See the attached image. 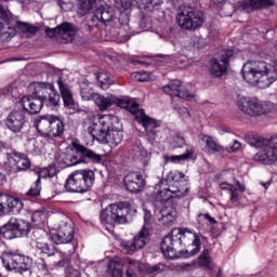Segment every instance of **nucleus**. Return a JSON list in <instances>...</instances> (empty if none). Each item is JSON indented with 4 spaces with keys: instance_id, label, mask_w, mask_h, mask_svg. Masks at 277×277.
I'll return each mask as SVG.
<instances>
[{
    "instance_id": "nucleus-38",
    "label": "nucleus",
    "mask_w": 277,
    "mask_h": 277,
    "mask_svg": "<svg viewBox=\"0 0 277 277\" xmlns=\"http://www.w3.org/2000/svg\"><path fill=\"white\" fill-rule=\"evenodd\" d=\"M97 0H78V10L79 14L82 16L88 14L90 10H94V5H96Z\"/></svg>"
},
{
    "instance_id": "nucleus-50",
    "label": "nucleus",
    "mask_w": 277,
    "mask_h": 277,
    "mask_svg": "<svg viewBox=\"0 0 277 277\" xmlns=\"http://www.w3.org/2000/svg\"><path fill=\"white\" fill-rule=\"evenodd\" d=\"M273 144H275L274 150H271L268 153H271V161H273V163H276V161H277V134L273 135Z\"/></svg>"
},
{
    "instance_id": "nucleus-42",
    "label": "nucleus",
    "mask_w": 277,
    "mask_h": 277,
    "mask_svg": "<svg viewBox=\"0 0 277 277\" xmlns=\"http://www.w3.org/2000/svg\"><path fill=\"white\" fill-rule=\"evenodd\" d=\"M192 157V153H185L177 156H164V163H181L183 161H187Z\"/></svg>"
},
{
    "instance_id": "nucleus-55",
    "label": "nucleus",
    "mask_w": 277,
    "mask_h": 277,
    "mask_svg": "<svg viewBox=\"0 0 277 277\" xmlns=\"http://www.w3.org/2000/svg\"><path fill=\"white\" fill-rule=\"evenodd\" d=\"M114 105H117V107H121V109H127V107H129V101L115 97Z\"/></svg>"
},
{
    "instance_id": "nucleus-51",
    "label": "nucleus",
    "mask_w": 277,
    "mask_h": 277,
    "mask_svg": "<svg viewBox=\"0 0 277 277\" xmlns=\"http://www.w3.org/2000/svg\"><path fill=\"white\" fill-rule=\"evenodd\" d=\"M45 34L48 38H60V26L55 28H47Z\"/></svg>"
},
{
    "instance_id": "nucleus-25",
    "label": "nucleus",
    "mask_w": 277,
    "mask_h": 277,
    "mask_svg": "<svg viewBox=\"0 0 277 277\" xmlns=\"http://www.w3.org/2000/svg\"><path fill=\"white\" fill-rule=\"evenodd\" d=\"M52 90H55V84L51 82H34L30 85L31 94L43 102L51 94Z\"/></svg>"
},
{
    "instance_id": "nucleus-31",
    "label": "nucleus",
    "mask_w": 277,
    "mask_h": 277,
    "mask_svg": "<svg viewBox=\"0 0 277 277\" xmlns=\"http://www.w3.org/2000/svg\"><path fill=\"white\" fill-rule=\"evenodd\" d=\"M2 196L4 198V205L11 213H21L23 211V201L18 198H15L11 195H8L5 193H2Z\"/></svg>"
},
{
    "instance_id": "nucleus-9",
    "label": "nucleus",
    "mask_w": 277,
    "mask_h": 277,
    "mask_svg": "<svg viewBox=\"0 0 277 277\" xmlns=\"http://www.w3.org/2000/svg\"><path fill=\"white\" fill-rule=\"evenodd\" d=\"M176 21L181 29L196 31L205 25V13L198 9L184 8L177 13Z\"/></svg>"
},
{
    "instance_id": "nucleus-57",
    "label": "nucleus",
    "mask_w": 277,
    "mask_h": 277,
    "mask_svg": "<svg viewBox=\"0 0 277 277\" xmlns=\"http://www.w3.org/2000/svg\"><path fill=\"white\" fill-rule=\"evenodd\" d=\"M192 42L195 49H202V38L195 36L192 38Z\"/></svg>"
},
{
    "instance_id": "nucleus-30",
    "label": "nucleus",
    "mask_w": 277,
    "mask_h": 277,
    "mask_svg": "<svg viewBox=\"0 0 277 277\" xmlns=\"http://www.w3.org/2000/svg\"><path fill=\"white\" fill-rule=\"evenodd\" d=\"M176 207H177V203H173L171 205V207L164 206L160 210V215H161V217L159 219L160 224H163L166 226L168 224H172V222L176 220Z\"/></svg>"
},
{
    "instance_id": "nucleus-60",
    "label": "nucleus",
    "mask_w": 277,
    "mask_h": 277,
    "mask_svg": "<svg viewBox=\"0 0 277 277\" xmlns=\"http://www.w3.org/2000/svg\"><path fill=\"white\" fill-rule=\"evenodd\" d=\"M229 194L232 202H239V194L237 193V187H234V189L229 192Z\"/></svg>"
},
{
    "instance_id": "nucleus-47",
    "label": "nucleus",
    "mask_w": 277,
    "mask_h": 277,
    "mask_svg": "<svg viewBox=\"0 0 277 277\" xmlns=\"http://www.w3.org/2000/svg\"><path fill=\"white\" fill-rule=\"evenodd\" d=\"M173 109L180 114V116H189V109L183 105L175 104L174 101L172 102Z\"/></svg>"
},
{
    "instance_id": "nucleus-61",
    "label": "nucleus",
    "mask_w": 277,
    "mask_h": 277,
    "mask_svg": "<svg viewBox=\"0 0 277 277\" xmlns=\"http://www.w3.org/2000/svg\"><path fill=\"white\" fill-rule=\"evenodd\" d=\"M65 277H81V273L75 268H68Z\"/></svg>"
},
{
    "instance_id": "nucleus-24",
    "label": "nucleus",
    "mask_w": 277,
    "mask_h": 277,
    "mask_svg": "<svg viewBox=\"0 0 277 277\" xmlns=\"http://www.w3.org/2000/svg\"><path fill=\"white\" fill-rule=\"evenodd\" d=\"M200 140L202 144H205L203 153L207 155H215V153H219V155H224L226 153V148L220 145L217 138L207 134H200Z\"/></svg>"
},
{
    "instance_id": "nucleus-36",
    "label": "nucleus",
    "mask_w": 277,
    "mask_h": 277,
    "mask_svg": "<svg viewBox=\"0 0 277 277\" xmlns=\"http://www.w3.org/2000/svg\"><path fill=\"white\" fill-rule=\"evenodd\" d=\"M15 29H18V31L25 34L27 38H29L30 36H36V34H38V27L25 22H17L15 25Z\"/></svg>"
},
{
    "instance_id": "nucleus-56",
    "label": "nucleus",
    "mask_w": 277,
    "mask_h": 277,
    "mask_svg": "<svg viewBox=\"0 0 277 277\" xmlns=\"http://www.w3.org/2000/svg\"><path fill=\"white\" fill-rule=\"evenodd\" d=\"M44 172L48 174L49 179H53L55 174H57V169H55V166L50 164Z\"/></svg>"
},
{
    "instance_id": "nucleus-23",
    "label": "nucleus",
    "mask_w": 277,
    "mask_h": 277,
    "mask_svg": "<svg viewBox=\"0 0 277 277\" xmlns=\"http://www.w3.org/2000/svg\"><path fill=\"white\" fill-rule=\"evenodd\" d=\"M6 159L15 166L14 172H24L25 170H29L31 168V161L27 158V155L19 151H12L6 154Z\"/></svg>"
},
{
    "instance_id": "nucleus-21",
    "label": "nucleus",
    "mask_w": 277,
    "mask_h": 277,
    "mask_svg": "<svg viewBox=\"0 0 277 277\" xmlns=\"http://www.w3.org/2000/svg\"><path fill=\"white\" fill-rule=\"evenodd\" d=\"M164 94H169V96H175L177 98H186L187 101H192L194 95L189 94V90L183 87L180 80H174L169 84L163 87Z\"/></svg>"
},
{
    "instance_id": "nucleus-4",
    "label": "nucleus",
    "mask_w": 277,
    "mask_h": 277,
    "mask_svg": "<svg viewBox=\"0 0 277 277\" xmlns=\"http://www.w3.org/2000/svg\"><path fill=\"white\" fill-rule=\"evenodd\" d=\"M35 128L44 140H62L66 126L64 119L56 115H42L35 119Z\"/></svg>"
},
{
    "instance_id": "nucleus-27",
    "label": "nucleus",
    "mask_w": 277,
    "mask_h": 277,
    "mask_svg": "<svg viewBox=\"0 0 277 277\" xmlns=\"http://www.w3.org/2000/svg\"><path fill=\"white\" fill-rule=\"evenodd\" d=\"M275 0H243L240 2V8L247 12H254V10H265L275 5Z\"/></svg>"
},
{
    "instance_id": "nucleus-29",
    "label": "nucleus",
    "mask_w": 277,
    "mask_h": 277,
    "mask_svg": "<svg viewBox=\"0 0 277 277\" xmlns=\"http://www.w3.org/2000/svg\"><path fill=\"white\" fill-rule=\"evenodd\" d=\"M75 36H77V26L70 23H63L58 26V38H61L65 44L72 42Z\"/></svg>"
},
{
    "instance_id": "nucleus-12",
    "label": "nucleus",
    "mask_w": 277,
    "mask_h": 277,
    "mask_svg": "<svg viewBox=\"0 0 277 277\" xmlns=\"http://www.w3.org/2000/svg\"><path fill=\"white\" fill-rule=\"evenodd\" d=\"M150 241V229L144 225L132 240L122 241L121 246L127 254H135L137 250L145 248Z\"/></svg>"
},
{
    "instance_id": "nucleus-34",
    "label": "nucleus",
    "mask_w": 277,
    "mask_h": 277,
    "mask_svg": "<svg viewBox=\"0 0 277 277\" xmlns=\"http://www.w3.org/2000/svg\"><path fill=\"white\" fill-rule=\"evenodd\" d=\"M93 85L94 84H92L88 80H84L81 83L80 94H81L82 101H94V96L97 95L98 93H94Z\"/></svg>"
},
{
    "instance_id": "nucleus-40",
    "label": "nucleus",
    "mask_w": 277,
    "mask_h": 277,
    "mask_svg": "<svg viewBox=\"0 0 277 277\" xmlns=\"http://www.w3.org/2000/svg\"><path fill=\"white\" fill-rule=\"evenodd\" d=\"M97 18H100L102 25H108L111 21H114V13L109 11V9H98Z\"/></svg>"
},
{
    "instance_id": "nucleus-10",
    "label": "nucleus",
    "mask_w": 277,
    "mask_h": 277,
    "mask_svg": "<svg viewBox=\"0 0 277 277\" xmlns=\"http://www.w3.org/2000/svg\"><path fill=\"white\" fill-rule=\"evenodd\" d=\"M34 226L29 221L12 217L8 223L0 227V234L4 239H21L28 237Z\"/></svg>"
},
{
    "instance_id": "nucleus-19",
    "label": "nucleus",
    "mask_w": 277,
    "mask_h": 277,
    "mask_svg": "<svg viewBox=\"0 0 277 277\" xmlns=\"http://www.w3.org/2000/svg\"><path fill=\"white\" fill-rule=\"evenodd\" d=\"M109 269H111L113 277H137L142 272V267L135 261H130L126 274H122V265L119 262H110Z\"/></svg>"
},
{
    "instance_id": "nucleus-14",
    "label": "nucleus",
    "mask_w": 277,
    "mask_h": 277,
    "mask_svg": "<svg viewBox=\"0 0 277 277\" xmlns=\"http://www.w3.org/2000/svg\"><path fill=\"white\" fill-rule=\"evenodd\" d=\"M4 124L11 133H21L25 124H27V115L23 109H13L4 119Z\"/></svg>"
},
{
    "instance_id": "nucleus-58",
    "label": "nucleus",
    "mask_w": 277,
    "mask_h": 277,
    "mask_svg": "<svg viewBox=\"0 0 277 277\" xmlns=\"http://www.w3.org/2000/svg\"><path fill=\"white\" fill-rule=\"evenodd\" d=\"M5 197H3V193H0V216L5 215Z\"/></svg>"
},
{
    "instance_id": "nucleus-20",
    "label": "nucleus",
    "mask_w": 277,
    "mask_h": 277,
    "mask_svg": "<svg viewBox=\"0 0 277 277\" xmlns=\"http://www.w3.org/2000/svg\"><path fill=\"white\" fill-rule=\"evenodd\" d=\"M113 213L115 214L116 224H129V215L133 211L130 202L122 201L118 203H111Z\"/></svg>"
},
{
    "instance_id": "nucleus-53",
    "label": "nucleus",
    "mask_w": 277,
    "mask_h": 277,
    "mask_svg": "<svg viewBox=\"0 0 277 277\" xmlns=\"http://www.w3.org/2000/svg\"><path fill=\"white\" fill-rule=\"evenodd\" d=\"M134 76V79L140 82L149 81L150 77L148 76V72H134L132 74Z\"/></svg>"
},
{
    "instance_id": "nucleus-6",
    "label": "nucleus",
    "mask_w": 277,
    "mask_h": 277,
    "mask_svg": "<svg viewBox=\"0 0 277 277\" xmlns=\"http://www.w3.org/2000/svg\"><path fill=\"white\" fill-rule=\"evenodd\" d=\"M3 267L6 272H14L23 277H31L34 260L17 251H4L1 255Z\"/></svg>"
},
{
    "instance_id": "nucleus-2",
    "label": "nucleus",
    "mask_w": 277,
    "mask_h": 277,
    "mask_svg": "<svg viewBox=\"0 0 277 277\" xmlns=\"http://www.w3.org/2000/svg\"><path fill=\"white\" fill-rule=\"evenodd\" d=\"M98 123H93L88 128L93 140H96L100 144H110V146H118L122 143L124 132L118 117L103 115L100 117Z\"/></svg>"
},
{
    "instance_id": "nucleus-54",
    "label": "nucleus",
    "mask_w": 277,
    "mask_h": 277,
    "mask_svg": "<svg viewBox=\"0 0 277 277\" xmlns=\"http://www.w3.org/2000/svg\"><path fill=\"white\" fill-rule=\"evenodd\" d=\"M241 148V143L235 140L232 145L225 148V153H235Z\"/></svg>"
},
{
    "instance_id": "nucleus-3",
    "label": "nucleus",
    "mask_w": 277,
    "mask_h": 277,
    "mask_svg": "<svg viewBox=\"0 0 277 277\" xmlns=\"http://www.w3.org/2000/svg\"><path fill=\"white\" fill-rule=\"evenodd\" d=\"M164 182L169 187L158 192L156 202L166 207L176 205L179 198H185L189 194V182L185 180V173L183 172L170 171Z\"/></svg>"
},
{
    "instance_id": "nucleus-37",
    "label": "nucleus",
    "mask_w": 277,
    "mask_h": 277,
    "mask_svg": "<svg viewBox=\"0 0 277 277\" xmlns=\"http://www.w3.org/2000/svg\"><path fill=\"white\" fill-rule=\"evenodd\" d=\"M96 79L102 90H109V87L114 85V77L105 71L98 72Z\"/></svg>"
},
{
    "instance_id": "nucleus-16",
    "label": "nucleus",
    "mask_w": 277,
    "mask_h": 277,
    "mask_svg": "<svg viewBox=\"0 0 277 277\" xmlns=\"http://www.w3.org/2000/svg\"><path fill=\"white\" fill-rule=\"evenodd\" d=\"M44 232L40 229H35L32 232V241H35V250L38 254H43L44 256H55L57 248L55 245L44 242Z\"/></svg>"
},
{
    "instance_id": "nucleus-32",
    "label": "nucleus",
    "mask_w": 277,
    "mask_h": 277,
    "mask_svg": "<svg viewBox=\"0 0 277 277\" xmlns=\"http://www.w3.org/2000/svg\"><path fill=\"white\" fill-rule=\"evenodd\" d=\"M93 102L98 107L100 111H107V109H109V107L116 103V96H105L97 93V95L93 96Z\"/></svg>"
},
{
    "instance_id": "nucleus-45",
    "label": "nucleus",
    "mask_w": 277,
    "mask_h": 277,
    "mask_svg": "<svg viewBox=\"0 0 277 277\" xmlns=\"http://www.w3.org/2000/svg\"><path fill=\"white\" fill-rule=\"evenodd\" d=\"M166 271V264H155L154 266H149L147 268L148 274H161V272Z\"/></svg>"
},
{
    "instance_id": "nucleus-62",
    "label": "nucleus",
    "mask_w": 277,
    "mask_h": 277,
    "mask_svg": "<svg viewBox=\"0 0 277 277\" xmlns=\"http://www.w3.org/2000/svg\"><path fill=\"white\" fill-rule=\"evenodd\" d=\"M38 267L41 272H44V274L49 273V266L47 265V262L44 260H41V262H39Z\"/></svg>"
},
{
    "instance_id": "nucleus-13",
    "label": "nucleus",
    "mask_w": 277,
    "mask_h": 277,
    "mask_svg": "<svg viewBox=\"0 0 277 277\" xmlns=\"http://www.w3.org/2000/svg\"><path fill=\"white\" fill-rule=\"evenodd\" d=\"M238 107L247 116H265L269 114V107L265 104H261L258 100H250V97H239Z\"/></svg>"
},
{
    "instance_id": "nucleus-41",
    "label": "nucleus",
    "mask_w": 277,
    "mask_h": 277,
    "mask_svg": "<svg viewBox=\"0 0 277 277\" xmlns=\"http://www.w3.org/2000/svg\"><path fill=\"white\" fill-rule=\"evenodd\" d=\"M197 263L200 267H211V255L209 249H203L197 258Z\"/></svg>"
},
{
    "instance_id": "nucleus-43",
    "label": "nucleus",
    "mask_w": 277,
    "mask_h": 277,
    "mask_svg": "<svg viewBox=\"0 0 277 277\" xmlns=\"http://www.w3.org/2000/svg\"><path fill=\"white\" fill-rule=\"evenodd\" d=\"M40 183V177H38L34 186H31L29 190L26 192V196H28L29 198H38V196H40L41 190Z\"/></svg>"
},
{
    "instance_id": "nucleus-28",
    "label": "nucleus",
    "mask_w": 277,
    "mask_h": 277,
    "mask_svg": "<svg viewBox=\"0 0 277 277\" xmlns=\"http://www.w3.org/2000/svg\"><path fill=\"white\" fill-rule=\"evenodd\" d=\"M80 163H103V156L84 146L78 147Z\"/></svg>"
},
{
    "instance_id": "nucleus-15",
    "label": "nucleus",
    "mask_w": 277,
    "mask_h": 277,
    "mask_svg": "<svg viewBox=\"0 0 277 277\" xmlns=\"http://www.w3.org/2000/svg\"><path fill=\"white\" fill-rule=\"evenodd\" d=\"M14 36H16V25L10 19L5 6L0 4V40L10 42Z\"/></svg>"
},
{
    "instance_id": "nucleus-1",
    "label": "nucleus",
    "mask_w": 277,
    "mask_h": 277,
    "mask_svg": "<svg viewBox=\"0 0 277 277\" xmlns=\"http://www.w3.org/2000/svg\"><path fill=\"white\" fill-rule=\"evenodd\" d=\"M202 239H205V236L192 228H174L162 238L160 250L166 259H176V252H180L182 259H192V256L200 254ZM182 246L187 249L179 251Z\"/></svg>"
},
{
    "instance_id": "nucleus-59",
    "label": "nucleus",
    "mask_w": 277,
    "mask_h": 277,
    "mask_svg": "<svg viewBox=\"0 0 277 277\" xmlns=\"http://www.w3.org/2000/svg\"><path fill=\"white\" fill-rule=\"evenodd\" d=\"M221 189L225 190V192H232L233 189H235V185L229 184L227 182H223L220 184Z\"/></svg>"
},
{
    "instance_id": "nucleus-48",
    "label": "nucleus",
    "mask_w": 277,
    "mask_h": 277,
    "mask_svg": "<svg viewBox=\"0 0 277 277\" xmlns=\"http://www.w3.org/2000/svg\"><path fill=\"white\" fill-rule=\"evenodd\" d=\"M57 3L63 12H68L72 8V0H57Z\"/></svg>"
},
{
    "instance_id": "nucleus-26",
    "label": "nucleus",
    "mask_w": 277,
    "mask_h": 277,
    "mask_svg": "<svg viewBox=\"0 0 277 277\" xmlns=\"http://www.w3.org/2000/svg\"><path fill=\"white\" fill-rule=\"evenodd\" d=\"M140 124L144 127L146 131V136L149 142H155V137L157 136V129H159V122L156 119H153L146 115H144L140 120Z\"/></svg>"
},
{
    "instance_id": "nucleus-18",
    "label": "nucleus",
    "mask_w": 277,
    "mask_h": 277,
    "mask_svg": "<svg viewBox=\"0 0 277 277\" xmlns=\"http://www.w3.org/2000/svg\"><path fill=\"white\" fill-rule=\"evenodd\" d=\"M51 239L56 246L72 243V239H75V227L70 223H62L57 232L51 235Z\"/></svg>"
},
{
    "instance_id": "nucleus-11",
    "label": "nucleus",
    "mask_w": 277,
    "mask_h": 277,
    "mask_svg": "<svg viewBox=\"0 0 277 277\" xmlns=\"http://www.w3.org/2000/svg\"><path fill=\"white\" fill-rule=\"evenodd\" d=\"M233 55H235V52L230 49H227L221 52V60L211 58L209 61L208 71L212 79H222V77L228 72V66Z\"/></svg>"
},
{
    "instance_id": "nucleus-8",
    "label": "nucleus",
    "mask_w": 277,
    "mask_h": 277,
    "mask_svg": "<svg viewBox=\"0 0 277 277\" xmlns=\"http://www.w3.org/2000/svg\"><path fill=\"white\" fill-rule=\"evenodd\" d=\"M246 140L250 146H253V148L262 149L255 154L254 161L262 163L263 166H272V163H274V160H271L272 150H274L275 147L274 136L267 140L250 133L246 135Z\"/></svg>"
},
{
    "instance_id": "nucleus-44",
    "label": "nucleus",
    "mask_w": 277,
    "mask_h": 277,
    "mask_svg": "<svg viewBox=\"0 0 277 277\" xmlns=\"http://www.w3.org/2000/svg\"><path fill=\"white\" fill-rule=\"evenodd\" d=\"M88 25L90 29H94V27H98V25H101V17H98L97 11H95V13L89 19Z\"/></svg>"
},
{
    "instance_id": "nucleus-64",
    "label": "nucleus",
    "mask_w": 277,
    "mask_h": 277,
    "mask_svg": "<svg viewBox=\"0 0 277 277\" xmlns=\"http://www.w3.org/2000/svg\"><path fill=\"white\" fill-rule=\"evenodd\" d=\"M121 8H123L124 10H129V8H131V1H129V0L122 1L121 0Z\"/></svg>"
},
{
    "instance_id": "nucleus-7",
    "label": "nucleus",
    "mask_w": 277,
    "mask_h": 277,
    "mask_svg": "<svg viewBox=\"0 0 277 277\" xmlns=\"http://www.w3.org/2000/svg\"><path fill=\"white\" fill-rule=\"evenodd\" d=\"M56 83L60 93L54 87V90L50 91L45 100H43V105H47V107H50L51 109H56V107H60L62 98L64 107L67 109H72V107H75L72 88L70 84H68V82H66V80H64L63 77H60Z\"/></svg>"
},
{
    "instance_id": "nucleus-52",
    "label": "nucleus",
    "mask_w": 277,
    "mask_h": 277,
    "mask_svg": "<svg viewBox=\"0 0 277 277\" xmlns=\"http://www.w3.org/2000/svg\"><path fill=\"white\" fill-rule=\"evenodd\" d=\"M126 109L130 114L135 115L140 110V104L135 103V102H132V101H129V105H128V107Z\"/></svg>"
},
{
    "instance_id": "nucleus-46",
    "label": "nucleus",
    "mask_w": 277,
    "mask_h": 277,
    "mask_svg": "<svg viewBox=\"0 0 277 277\" xmlns=\"http://www.w3.org/2000/svg\"><path fill=\"white\" fill-rule=\"evenodd\" d=\"M42 217H44V212L42 210L34 211L31 222H34V224H42Z\"/></svg>"
},
{
    "instance_id": "nucleus-35",
    "label": "nucleus",
    "mask_w": 277,
    "mask_h": 277,
    "mask_svg": "<svg viewBox=\"0 0 277 277\" xmlns=\"http://www.w3.org/2000/svg\"><path fill=\"white\" fill-rule=\"evenodd\" d=\"M100 220L102 224H109L110 226H116V216L114 214V208L111 207V205L101 212Z\"/></svg>"
},
{
    "instance_id": "nucleus-39",
    "label": "nucleus",
    "mask_w": 277,
    "mask_h": 277,
    "mask_svg": "<svg viewBox=\"0 0 277 277\" xmlns=\"http://www.w3.org/2000/svg\"><path fill=\"white\" fill-rule=\"evenodd\" d=\"M162 4L163 0H140L142 10H146L147 12H154V10H157Z\"/></svg>"
},
{
    "instance_id": "nucleus-63",
    "label": "nucleus",
    "mask_w": 277,
    "mask_h": 277,
    "mask_svg": "<svg viewBox=\"0 0 277 277\" xmlns=\"http://www.w3.org/2000/svg\"><path fill=\"white\" fill-rule=\"evenodd\" d=\"M196 266V262H193V263H186V264H183L182 265V269H187V271H189V269H192V268H194Z\"/></svg>"
},
{
    "instance_id": "nucleus-22",
    "label": "nucleus",
    "mask_w": 277,
    "mask_h": 277,
    "mask_svg": "<svg viewBox=\"0 0 277 277\" xmlns=\"http://www.w3.org/2000/svg\"><path fill=\"white\" fill-rule=\"evenodd\" d=\"M123 183L126 189L131 194H140L144 189V177L137 172L128 173L123 179Z\"/></svg>"
},
{
    "instance_id": "nucleus-33",
    "label": "nucleus",
    "mask_w": 277,
    "mask_h": 277,
    "mask_svg": "<svg viewBox=\"0 0 277 277\" xmlns=\"http://www.w3.org/2000/svg\"><path fill=\"white\" fill-rule=\"evenodd\" d=\"M81 163L79 156V147L76 149V155L63 154L61 156L60 166L61 168H72V166H77Z\"/></svg>"
},
{
    "instance_id": "nucleus-5",
    "label": "nucleus",
    "mask_w": 277,
    "mask_h": 277,
    "mask_svg": "<svg viewBox=\"0 0 277 277\" xmlns=\"http://www.w3.org/2000/svg\"><path fill=\"white\" fill-rule=\"evenodd\" d=\"M96 181L94 171L90 169L76 170L65 181V189L69 194H88Z\"/></svg>"
},
{
    "instance_id": "nucleus-49",
    "label": "nucleus",
    "mask_w": 277,
    "mask_h": 277,
    "mask_svg": "<svg viewBox=\"0 0 277 277\" xmlns=\"http://www.w3.org/2000/svg\"><path fill=\"white\" fill-rule=\"evenodd\" d=\"M197 220L198 222L202 221V220H207V222H209L210 224H217V220H215V217L209 215V213H200L197 215Z\"/></svg>"
},
{
    "instance_id": "nucleus-17",
    "label": "nucleus",
    "mask_w": 277,
    "mask_h": 277,
    "mask_svg": "<svg viewBox=\"0 0 277 277\" xmlns=\"http://www.w3.org/2000/svg\"><path fill=\"white\" fill-rule=\"evenodd\" d=\"M22 105V111H24V115L27 116H36L42 111V108L44 107V102L37 97L36 95L29 94L25 95L19 101Z\"/></svg>"
}]
</instances>
